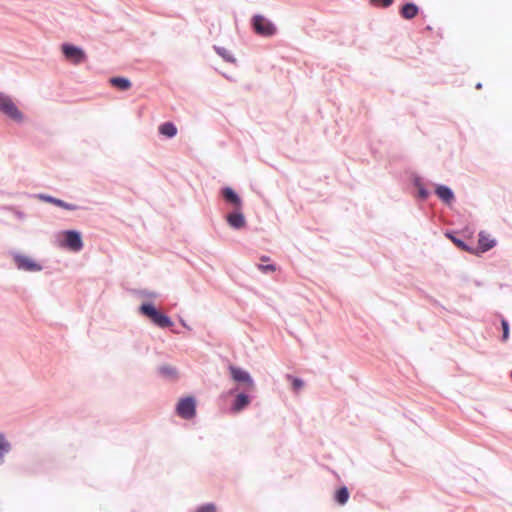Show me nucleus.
<instances>
[{"instance_id":"c85d7f7f","label":"nucleus","mask_w":512,"mask_h":512,"mask_svg":"<svg viewBox=\"0 0 512 512\" xmlns=\"http://www.w3.org/2000/svg\"><path fill=\"white\" fill-rule=\"evenodd\" d=\"M412 183L416 188H420L423 186L421 182V177L417 175L413 177Z\"/></svg>"},{"instance_id":"423d86ee","label":"nucleus","mask_w":512,"mask_h":512,"mask_svg":"<svg viewBox=\"0 0 512 512\" xmlns=\"http://www.w3.org/2000/svg\"><path fill=\"white\" fill-rule=\"evenodd\" d=\"M0 111L17 122L23 119L22 112L13 103L12 99L2 92H0Z\"/></svg>"},{"instance_id":"393cba45","label":"nucleus","mask_w":512,"mask_h":512,"mask_svg":"<svg viewBox=\"0 0 512 512\" xmlns=\"http://www.w3.org/2000/svg\"><path fill=\"white\" fill-rule=\"evenodd\" d=\"M287 378L291 381V385H292V388L294 391H298L304 385L303 380L298 377H293L291 375H287Z\"/></svg>"},{"instance_id":"f8f14e48","label":"nucleus","mask_w":512,"mask_h":512,"mask_svg":"<svg viewBox=\"0 0 512 512\" xmlns=\"http://www.w3.org/2000/svg\"><path fill=\"white\" fill-rule=\"evenodd\" d=\"M40 200L44 201V202H47V203H51L55 206H58V207H61L65 210H69V211H75L77 210L79 207L75 204H72V203H68V202H65L59 198H56V197H53L51 195H47V194H38L37 196Z\"/></svg>"},{"instance_id":"ddd939ff","label":"nucleus","mask_w":512,"mask_h":512,"mask_svg":"<svg viewBox=\"0 0 512 512\" xmlns=\"http://www.w3.org/2000/svg\"><path fill=\"white\" fill-rule=\"evenodd\" d=\"M435 194L446 204H450L455 198L453 190L450 187L442 184L436 186Z\"/></svg>"},{"instance_id":"9d476101","label":"nucleus","mask_w":512,"mask_h":512,"mask_svg":"<svg viewBox=\"0 0 512 512\" xmlns=\"http://www.w3.org/2000/svg\"><path fill=\"white\" fill-rule=\"evenodd\" d=\"M226 220L229 226L236 230L243 228L246 224V220L243 213L241 212V209L237 208H234V211L227 214Z\"/></svg>"},{"instance_id":"412c9836","label":"nucleus","mask_w":512,"mask_h":512,"mask_svg":"<svg viewBox=\"0 0 512 512\" xmlns=\"http://www.w3.org/2000/svg\"><path fill=\"white\" fill-rule=\"evenodd\" d=\"M159 373L166 378H175L177 369L171 365H162L158 368Z\"/></svg>"},{"instance_id":"0eeeda50","label":"nucleus","mask_w":512,"mask_h":512,"mask_svg":"<svg viewBox=\"0 0 512 512\" xmlns=\"http://www.w3.org/2000/svg\"><path fill=\"white\" fill-rule=\"evenodd\" d=\"M61 51L64 57L75 65L85 62L87 58V55L82 48L70 43H63Z\"/></svg>"},{"instance_id":"39448f33","label":"nucleus","mask_w":512,"mask_h":512,"mask_svg":"<svg viewBox=\"0 0 512 512\" xmlns=\"http://www.w3.org/2000/svg\"><path fill=\"white\" fill-rule=\"evenodd\" d=\"M61 246L73 252H79L83 248L81 233L77 230H66L63 232Z\"/></svg>"},{"instance_id":"aec40b11","label":"nucleus","mask_w":512,"mask_h":512,"mask_svg":"<svg viewBox=\"0 0 512 512\" xmlns=\"http://www.w3.org/2000/svg\"><path fill=\"white\" fill-rule=\"evenodd\" d=\"M11 450L10 443L0 434V465L4 463V455Z\"/></svg>"},{"instance_id":"4468645a","label":"nucleus","mask_w":512,"mask_h":512,"mask_svg":"<svg viewBox=\"0 0 512 512\" xmlns=\"http://www.w3.org/2000/svg\"><path fill=\"white\" fill-rule=\"evenodd\" d=\"M418 12L419 7L413 2L405 3L400 9V15L406 20L415 18Z\"/></svg>"},{"instance_id":"4be33fe9","label":"nucleus","mask_w":512,"mask_h":512,"mask_svg":"<svg viewBox=\"0 0 512 512\" xmlns=\"http://www.w3.org/2000/svg\"><path fill=\"white\" fill-rule=\"evenodd\" d=\"M446 236L461 250L471 252L472 249L460 238H457L452 233H446Z\"/></svg>"},{"instance_id":"20e7f679","label":"nucleus","mask_w":512,"mask_h":512,"mask_svg":"<svg viewBox=\"0 0 512 512\" xmlns=\"http://www.w3.org/2000/svg\"><path fill=\"white\" fill-rule=\"evenodd\" d=\"M255 390L241 389L234 392V399L231 403L230 410L233 413H240L245 410L252 402Z\"/></svg>"},{"instance_id":"c756f323","label":"nucleus","mask_w":512,"mask_h":512,"mask_svg":"<svg viewBox=\"0 0 512 512\" xmlns=\"http://www.w3.org/2000/svg\"><path fill=\"white\" fill-rule=\"evenodd\" d=\"M14 215L17 219L19 220H25L26 219V214L20 210H14Z\"/></svg>"},{"instance_id":"cd10ccee","label":"nucleus","mask_w":512,"mask_h":512,"mask_svg":"<svg viewBox=\"0 0 512 512\" xmlns=\"http://www.w3.org/2000/svg\"><path fill=\"white\" fill-rule=\"evenodd\" d=\"M258 268H259V270H261L264 273H270V272H274L276 270V267L274 264H267V265L259 264Z\"/></svg>"},{"instance_id":"1a4fd4ad","label":"nucleus","mask_w":512,"mask_h":512,"mask_svg":"<svg viewBox=\"0 0 512 512\" xmlns=\"http://www.w3.org/2000/svg\"><path fill=\"white\" fill-rule=\"evenodd\" d=\"M13 260L17 269L22 271L39 272L43 269L41 264L20 253H14Z\"/></svg>"},{"instance_id":"9b49d317","label":"nucleus","mask_w":512,"mask_h":512,"mask_svg":"<svg viewBox=\"0 0 512 512\" xmlns=\"http://www.w3.org/2000/svg\"><path fill=\"white\" fill-rule=\"evenodd\" d=\"M221 195L225 202L232 205L234 208L241 209L242 200L234 189L231 187H224L221 191Z\"/></svg>"},{"instance_id":"7c9ffc66","label":"nucleus","mask_w":512,"mask_h":512,"mask_svg":"<svg viewBox=\"0 0 512 512\" xmlns=\"http://www.w3.org/2000/svg\"><path fill=\"white\" fill-rule=\"evenodd\" d=\"M141 294L145 297H149V298H156L157 297V293L156 292H153V291H148V290H144L141 292Z\"/></svg>"},{"instance_id":"a878e982","label":"nucleus","mask_w":512,"mask_h":512,"mask_svg":"<svg viewBox=\"0 0 512 512\" xmlns=\"http://www.w3.org/2000/svg\"><path fill=\"white\" fill-rule=\"evenodd\" d=\"M370 2L377 7L386 8L392 5L393 0H370Z\"/></svg>"},{"instance_id":"2eb2a0df","label":"nucleus","mask_w":512,"mask_h":512,"mask_svg":"<svg viewBox=\"0 0 512 512\" xmlns=\"http://www.w3.org/2000/svg\"><path fill=\"white\" fill-rule=\"evenodd\" d=\"M110 84L120 90V91H126L131 87V81L128 78L125 77H112L109 79Z\"/></svg>"},{"instance_id":"f3484780","label":"nucleus","mask_w":512,"mask_h":512,"mask_svg":"<svg viewBox=\"0 0 512 512\" xmlns=\"http://www.w3.org/2000/svg\"><path fill=\"white\" fill-rule=\"evenodd\" d=\"M159 133L172 138L177 134V127L172 122H165L159 126Z\"/></svg>"},{"instance_id":"5701e85b","label":"nucleus","mask_w":512,"mask_h":512,"mask_svg":"<svg viewBox=\"0 0 512 512\" xmlns=\"http://www.w3.org/2000/svg\"><path fill=\"white\" fill-rule=\"evenodd\" d=\"M194 512H217V506L212 502L204 503L199 505Z\"/></svg>"},{"instance_id":"7ed1b4c3","label":"nucleus","mask_w":512,"mask_h":512,"mask_svg":"<svg viewBox=\"0 0 512 512\" xmlns=\"http://www.w3.org/2000/svg\"><path fill=\"white\" fill-rule=\"evenodd\" d=\"M251 25L256 34L264 37L273 36L277 31L275 24L260 14L252 17Z\"/></svg>"},{"instance_id":"f03ea898","label":"nucleus","mask_w":512,"mask_h":512,"mask_svg":"<svg viewBox=\"0 0 512 512\" xmlns=\"http://www.w3.org/2000/svg\"><path fill=\"white\" fill-rule=\"evenodd\" d=\"M139 312L159 328L173 326L171 318L158 310L152 302H143L139 307Z\"/></svg>"},{"instance_id":"a211bd4d","label":"nucleus","mask_w":512,"mask_h":512,"mask_svg":"<svg viewBox=\"0 0 512 512\" xmlns=\"http://www.w3.org/2000/svg\"><path fill=\"white\" fill-rule=\"evenodd\" d=\"M349 491H348V488L346 486H342L340 488H338L334 494V500L339 504V505H345L348 500H349Z\"/></svg>"},{"instance_id":"b1692460","label":"nucleus","mask_w":512,"mask_h":512,"mask_svg":"<svg viewBox=\"0 0 512 512\" xmlns=\"http://www.w3.org/2000/svg\"><path fill=\"white\" fill-rule=\"evenodd\" d=\"M501 326H502V337L501 340L503 342L507 341L509 339V333H510V327L509 322L506 319L501 320Z\"/></svg>"},{"instance_id":"2f4dec72","label":"nucleus","mask_w":512,"mask_h":512,"mask_svg":"<svg viewBox=\"0 0 512 512\" xmlns=\"http://www.w3.org/2000/svg\"><path fill=\"white\" fill-rule=\"evenodd\" d=\"M180 322L185 328L190 329L183 319H180Z\"/></svg>"},{"instance_id":"72a5a7b5","label":"nucleus","mask_w":512,"mask_h":512,"mask_svg":"<svg viewBox=\"0 0 512 512\" xmlns=\"http://www.w3.org/2000/svg\"><path fill=\"white\" fill-rule=\"evenodd\" d=\"M261 259H262L263 261H266L268 258H267V257H265V256H263Z\"/></svg>"},{"instance_id":"473e14b6","label":"nucleus","mask_w":512,"mask_h":512,"mask_svg":"<svg viewBox=\"0 0 512 512\" xmlns=\"http://www.w3.org/2000/svg\"><path fill=\"white\" fill-rule=\"evenodd\" d=\"M481 87H482V84H481V83H478V84L476 85V88H477V89H480Z\"/></svg>"},{"instance_id":"f704fd0d","label":"nucleus","mask_w":512,"mask_h":512,"mask_svg":"<svg viewBox=\"0 0 512 512\" xmlns=\"http://www.w3.org/2000/svg\"><path fill=\"white\" fill-rule=\"evenodd\" d=\"M510 376H511V378H512V371L510 372Z\"/></svg>"},{"instance_id":"6ab92c4d","label":"nucleus","mask_w":512,"mask_h":512,"mask_svg":"<svg viewBox=\"0 0 512 512\" xmlns=\"http://www.w3.org/2000/svg\"><path fill=\"white\" fill-rule=\"evenodd\" d=\"M215 52L222 57L226 62L234 63L236 61L233 54L224 47L214 46Z\"/></svg>"},{"instance_id":"6e6552de","label":"nucleus","mask_w":512,"mask_h":512,"mask_svg":"<svg viewBox=\"0 0 512 512\" xmlns=\"http://www.w3.org/2000/svg\"><path fill=\"white\" fill-rule=\"evenodd\" d=\"M176 412L183 419L193 418L196 415L195 399L191 396L181 398L176 405Z\"/></svg>"},{"instance_id":"bb28decb","label":"nucleus","mask_w":512,"mask_h":512,"mask_svg":"<svg viewBox=\"0 0 512 512\" xmlns=\"http://www.w3.org/2000/svg\"><path fill=\"white\" fill-rule=\"evenodd\" d=\"M417 190H418L417 197L420 200H426L430 196V191L428 189H426L424 186L417 188Z\"/></svg>"},{"instance_id":"f257e3e1","label":"nucleus","mask_w":512,"mask_h":512,"mask_svg":"<svg viewBox=\"0 0 512 512\" xmlns=\"http://www.w3.org/2000/svg\"><path fill=\"white\" fill-rule=\"evenodd\" d=\"M231 379L236 383L235 387L228 391V394L232 396L234 392L247 389L256 390V384L250 373L241 367L229 365L228 367Z\"/></svg>"},{"instance_id":"dca6fc26","label":"nucleus","mask_w":512,"mask_h":512,"mask_svg":"<svg viewBox=\"0 0 512 512\" xmlns=\"http://www.w3.org/2000/svg\"><path fill=\"white\" fill-rule=\"evenodd\" d=\"M479 248L482 252L489 251L496 245V241L494 239H491L488 235H486L484 232L479 233V240H478Z\"/></svg>"}]
</instances>
